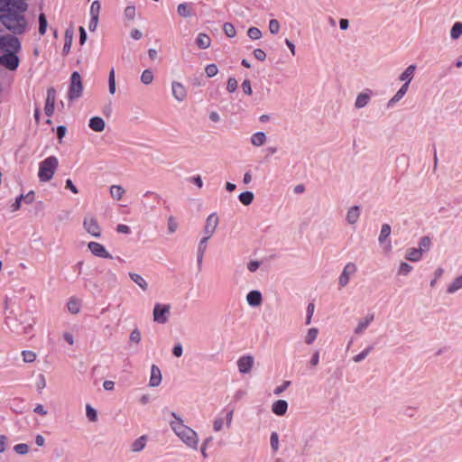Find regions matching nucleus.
I'll list each match as a JSON object with an SVG mask.
<instances>
[{
	"mask_svg": "<svg viewBox=\"0 0 462 462\" xmlns=\"http://www.w3.org/2000/svg\"><path fill=\"white\" fill-rule=\"evenodd\" d=\"M172 420L169 425L176 437L187 448L197 450L199 447V438L197 431L184 423L183 419L175 412H171Z\"/></svg>",
	"mask_w": 462,
	"mask_h": 462,
	"instance_id": "f257e3e1",
	"label": "nucleus"
},
{
	"mask_svg": "<svg viewBox=\"0 0 462 462\" xmlns=\"http://www.w3.org/2000/svg\"><path fill=\"white\" fill-rule=\"evenodd\" d=\"M18 10L8 8L0 15L1 23L15 34H22L28 29V23L23 13L27 9V5L20 3L17 5Z\"/></svg>",
	"mask_w": 462,
	"mask_h": 462,
	"instance_id": "f03ea898",
	"label": "nucleus"
},
{
	"mask_svg": "<svg viewBox=\"0 0 462 462\" xmlns=\"http://www.w3.org/2000/svg\"><path fill=\"white\" fill-rule=\"evenodd\" d=\"M59 166V161L55 156H49L39 163L38 178L42 182L51 180Z\"/></svg>",
	"mask_w": 462,
	"mask_h": 462,
	"instance_id": "7ed1b4c3",
	"label": "nucleus"
},
{
	"mask_svg": "<svg viewBox=\"0 0 462 462\" xmlns=\"http://www.w3.org/2000/svg\"><path fill=\"white\" fill-rule=\"evenodd\" d=\"M357 271H358V268L355 263H353V262L346 263L344 265V267L337 278L338 289L341 290V289L346 288L349 284L351 279L356 276Z\"/></svg>",
	"mask_w": 462,
	"mask_h": 462,
	"instance_id": "20e7f679",
	"label": "nucleus"
},
{
	"mask_svg": "<svg viewBox=\"0 0 462 462\" xmlns=\"http://www.w3.org/2000/svg\"><path fill=\"white\" fill-rule=\"evenodd\" d=\"M233 410H225L219 412L213 420V430L219 432L224 429L225 425L226 428H229L233 420Z\"/></svg>",
	"mask_w": 462,
	"mask_h": 462,
	"instance_id": "39448f33",
	"label": "nucleus"
},
{
	"mask_svg": "<svg viewBox=\"0 0 462 462\" xmlns=\"http://www.w3.org/2000/svg\"><path fill=\"white\" fill-rule=\"evenodd\" d=\"M170 304L155 303L152 310V319L159 324H165L168 322L171 313Z\"/></svg>",
	"mask_w": 462,
	"mask_h": 462,
	"instance_id": "423d86ee",
	"label": "nucleus"
},
{
	"mask_svg": "<svg viewBox=\"0 0 462 462\" xmlns=\"http://www.w3.org/2000/svg\"><path fill=\"white\" fill-rule=\"evenodd\" d=\"M83 86L81 77L79 72L75 71L70 77V86L68 97L70 100L79 98L82 95Z\"/></svg>",
	"mask_w": 462,
	"mask_h": 462,
	"instance_id": "0eeeda50",
	"label": "nucleus"
},
{
	"mask_svg": "<svg viewBox=\"0 0 462 462\" xmlns=\"http://www.w3.org/2000/svg\"><path fill=\"white\" fill-rule=\"evenodd\" d=\"M84 229L94 237L101 236V227L97 219L93 216H86L83 219Z\"/></svg>",
	"mask_w": 462,
	"mask_h": 462,
	"instance_id": "6e6552de",
	"label": "nucleus"
},
{
	"mask_svg": "<svg viewBox=\"0 0 462 462\" xmlns=\"http://www.w3.org/2000/svg\"><path fill=\"white\" fill-rule=\"evenodd\" d=\"M391 235V226L389 224H383L378 236V242L383 246V253L389 254L393 250L391 241L388 239Z\"/></svg>",
	"mask_w": 462,
	"mask_h": 462,
	"instance_id": "1a4fd4ad",
	"label": "nucleus"
},
{
	"mask_svg": "<svg viewBox=\"0 0 462 462\" xmlns=\"http://www.w3.org/2000/svg\"><path fill=\"white\" fill-rule=\"evenodd\" d=\"M171 91L172 97L178 102H183L188 96L187 88L183 83L173 80L171 83Z\"/></svg>",
	"mask_w": 462,
	"mask_h": 462,
	"instance_id": "9d476101",
	"label": "nucleus"
},
{
	"mask_svg": "<svg viewBox=\"0 0 462 462\" xmlns=\"http://www.w3.org/2000/svg\"><path fill=\"white\" fill-rule=\"evenodd\" d=\"M1 49L5 52H18L21 50L20 41L12 35L3 36Z\"/></svg>",
	"mask_w": 462,
	"mask_h": 462,
	"instance_id": "9b49d317",
	"label": "nucleus"
},
{
	"mask_svg": "<svg viewBox=\"0 0 462 462\" xmlns=\"http://www.w3.org/2000/svg\"><path fill=\"white\" fill-rule=\"evenodd\" d=\"M236 365L240 374H249L254 365V358L251 355L242 356L237 359Z\"/></svg>",
	"mask_w": 462,
	"mask_h": 462,
	"instance_id": "f8f14e48",
	"label": "nucleus"
},
{
	"mask_svg": "<svg viewBox=\"0 0 462 462\" xmlns=\"http://www.w3.org/2000/svg\"><path fill=\"white\" fill-rule=\"evenodd\" d=\"M19 62V58L14 52H5L0 56V64L9 70H15Z\"/></svg>",
	"mask_w": 462,
	"mask_h": 462,
	"instance_id": "ddd939ff",
	"label": "nucleus"
},
{
	"mask_svg": "<svg viewBox=\"0 0 462 462\" xmlns=\"http://www.w3.org/2000/svg\"><path fill=\"white\" fill-rule=\"evenodd\" d=\"M218 224L219 218L216 213H211L208 215L203 229L204 236L211 238V236L215 234Z\"/></svg>",
	"mask_w": 462,
	"mask_h": 462,
	"instance_id": "4468645a",
	"label": "nucleus"
},
{
	"mask_svg": "<svg viewBox=\"0 0 462 462\" xmlns=\"http://www.w3.org/2000/svg\"><path fill=\"white\" fill-rule=\"evenodd\" d=\"M374 93L371 89L365 88L357 94L354 106L356 109H362L365 107L371 101Z\"/></svg>",
	"mask_w": 462,
	"mask_h": 462,
	"instance_id": "2eb2a0df",
	"label": "nucleus"
},
{
	"mask_svg": "<svg viewBox=\"0 0 462 462\" xmlns=\"http://www.w3.org/2000/svg\"><path fill=\"white\" fill-rule=\"evenodd\" d=\"M88 247L91 254L95 256L105 258V259H111L112 255L106 249V247L97 243V242H89L88 244Z\"/></svg>",
	"mask_w": 462,
	"mask_h": 462,
	"instance_id": "dca6fc26",
	"label": "nucleus"
},
{
	"mask_svg": "<svg viewBox=\"0 0 462 462\" xmlns=\"http://www.w3.org/2000/svg\"><path fill=\"white\" fill-rule=\"evenodd\" d=\"M374 319V314H367L358 319L357 324L354 329V333L357 336H361L368 328Z\"/></svg>",
	"mask_w": 462,
	"mask_h": 462,
	"instance_id": "f3484780",
	"label": "nucleus"
},
{
	"mask_svg": "<svg viewBox=\"0 0 462 462\" xmlns=\"http://www.w3.org/2000/svg\"><path fill=\"white\" fill-rule=\"evenodd\" d=\"M416 69V65L411 64L399 75L398 79L401 82H403L402 85L410 87V84L415 76Z\"/></svg>",
	"mask_w": 462,
	"mask_h": 462,
	"instance_id": "a211bd4d",
	"label": "nucleus"
},
{
	"mask_svg": "<svg viewBox=\"0 0 462 462\" xmlns=\"http://www.w3.org/2000/svg\"><path fill=\"white\" fill-rule=\"evenodd\" d=\"M56 91L51 88L47 90V97L45 102L44 111L48 116H52L55 106Z\"/></svg>",
	"mask_w": 462,
	"mask_h": 462,
	"instance_id": "6ab92c4d",
	"label": "nucleus"
},
{
	"mask_svg": "<svg viewBox=\"0 0 462 462\" xmlns=\"http://www.w3.org/2000/svg\"><path fill=\"white\" fill-rule=\"evenodd\" d=\"M246 302L251 307H259L263 302L262 293L256 290L249 291L246 294Z\"/></svg>",
	"mask_w": 462,
	"mask_h": 462,
	"instance_id": "aec40b11",
	"label": "nucleus"
},
{
	"mask_svg": "<svg viewBox=\"0 0 462 462\" xmlns=\"http://www.w3.org/2000/svg\"><path fill=\"white\" fill-rule=\"evenodd\" d=\"M162 372L160 368L155 365H152L151 366V375L149 379V386L150 387H157L162 383Z\"/></svg>",
	"mask_w": 462,
	"mask_h": 462,
	"instance_id": "412c9836",
	"label": "nucleus"
},
{
	"mask_svg": "<svg viewBox=\"0 0 462 462\" xmlns=\"http://www.w3.org/2000/svg\"><path fill=\"white\" fill-rule=\"evenodd\" d=\"M408 90H409V86L402 85L397 90V92L388 100L387 106L388 107L394 106L397 103H399L403 98V97L407 94Z\"/></svg>",
	"mask_w": 462,
	"mask_h": 462,
	"instance_id": "4be33fe9",
	"label": "nucleus"
},
{
	"mask_svg": "<svg viewBox=\"0 0 462 462\" xmlns=\"http://www.w3.org/2000/svg\"><path fill=\"white\" fill-rule=\"evenodd\" d=\"M272 411L277 416H283L288 410V402L285 400H277L272 403Z\"/></svg>",
	"mask_w": 462,
	"mask_h": 462,
	"instance_id": "5701e85b",
	"label": "nucleus"
},
{
	"mask_svg": "<svg viewBox=\"0 0 462 462\" xmlns=\"http://www.w3.org/2000/svg\"><path fill=\"white\" fill-rule=\"evenodd\" d=\"M148 441L146 435L140 436L134 439L130 445V450L133 453H139L144 449Z\"/></svg>",
	"mask_w": 462,
	"mask_h": 462,
	"instance_id": "b1692460",
	"label": "nucleus"
},
{
	"mask_svg": "<svg viewBox=\"0 0 462 462\" xmlns=\"http://www.w3.org/2000/svg\"><path fill=\"white\" fill-rule=\"evenodd\" d=\"M250 143L254 147H262L267 143V135L263 132H256L251 135Z\"/></svg>",
	"mask_w": 462,
	"mask_h": 462,
	"instance_id": "393cba45",
	"label": "nucleus"
},
{
	"mask_svg": "<svg viewBox=\"0 0 462 462\" xmlns=\"http://www.w3.org/2000/svg\"><path fill=\"white\" fill-rule=\"evenodd\" d=\"M360 217V208L358 206L350 207L347 209L346 219L349 225H355L357 223Z\"/></svg>",
	"mask_w": 462,
	"mask_h": 462,
	"instance_id": "a878e982",
	"label": "nucleus"
},
{
	"mask_svg": "<svg viewBox=\"0 0 462 462\" xmlns=\"http://www.w3.org/2000/svg\"><path fill=\"white\" fill-rule=\"evenodd\" d=\"M462 289V275H458L455 277L446 288V292L448 294H454L459 290Z\"/></svg>",
	"mask_w": 462,
	"mask_h": 462,
	"instance_id": "bb28decb",
	"label": "nucleus"
},
{
	"mask_svg": "<svg viewBox=\"0 0 462 462\" xmlns=\"http://www.w3.org/2000/svg\"><path fill=\"white\" fill-rule=\"evenodd\" d=\"M128 276L141 290H143V291H146L148 290V282L142 275L136 273L130 272L128 273Z\"/></svg>",
	"mask_w": 462,
	"mask_h": 462,
	"instance_id": "cd10ccee",
	"label": "nucleus"
},
{
	"mask_svg": "<svg viewBox=\"0 0 462 462\" xmlns=\"http://www.w3.org/2000/svg\"><path fill=\"white\" fill-rule=\"evenodd\" d=\"M125 189L121 185H112L109 188V194L111 198L116 201L121 200L125 196Z\"/></svg>",
	"mask_w": 462,
	"mask_h": 462,
	"instance_id": "c85d7f7f",
	"label": "nucleus"
},
{
	"mask_svg": "<svg viewBox=\"0 0 462 462\" xmlns=\"http://www.w3.org/2000/svg\"><path fill=\"white\" fill-rule=\"evenodd\" d=\"M209 239H210V237L204 236L199 242L198 251H197V258H198L199 263H201L203 261V258H204V255H205V253H206L207 247H208V242Z\"/></svg>",
	"mask_w": 462,
	"mask_h": 462,
	"instance_id": "c756f323",
	"label": "nucleus"
},
{
	"mask_svg": "<svg viewBox=\"0 0 462 462\" xmlns=\"http://www.w3.org/2000/svg\"><path fill=\"white\" fill-rule=\"evenodd\" d=\"M88 126L95 132H102L105 129L106 124L102 117L94 116L90 118Z\"/></svg>",
	"mask_w": 462,
	"mask_h": 462,
	"instance_id": "7c9ffc66",
	"label": "nucleus"
},
{
	"mask_svg": "<svg viewBox=\"0 0 462 462\" xmlns=\"http://www.w3.org/2000/svg\"><path fill=\"white\" fill-rule=\"evenodd\" d=\"M196 44L199 49L206 50L211 45V39L208 34L200 32L196 38Z\"/></svg>",
	"mask_w": 462,
	"mask_h": 462,
	"instance_id": "2f4dec72",
	"label": "nucleus"
},
{
	"mask_svg": "<svg viewBox=\"0 0 462 462\" xmlns=\"http://www.w3.org/2000/svg\"><path fill=\"white\" fill-rule=\"evenodd\" d=\"M80 309H81V300H80L74 298V297H71L69 299V300L67 302V310L69 313L78 314V313H79Z\"/></svg>",
	"mask_w": 462,
	"mask_h": 462,
	"instance_id": "473e14b6",
	"label": "nucleus"
},
{
	"mask_svg": "<svg viewBox=\"0 0 462 462\" xmlns=\"http://www.w3.org/2000/svg\"><path fill=\"white\" fill-rule=\"evenodd\" d=\"M319 334V329L318 328H310L304 336V343L308 346L312 345L318 338Z\"/></svg>",
	"mask_w": 462,
	"mask_h": 462,
	"instance_id": "72a5a7b5",
	"label": "nucleus"
},
{
	"mask_svg": "<svg viewBox=\"0 0 462 462\" xmlns=\"http://www.w3.org/2000/svg\"><path fill=\"white\" fill-rule=\"evenodd\" d=\"M423 254L418 248H409L405 254V258L411 262H419Z\"/></svg>",
	"mask_w": 462,
	"mask_h": 462,
	"instance_id": "f704fd0d",
	"label": "nucleus"
},
{
	"mask_svg": "<svg viewBox=\"0 0 462 462\" xmlns=\"http://www.w3.org/2000/svg\"><path fill=\"white\" fill-rule=\"evenodd\" d=\"M124 19L129 23L133 22L136 17V9L134 5H129L124 9Z\"/></svg>",
	"mask_w": 462,
	"mask_h": 462,
	"instance_id": "c9c22d12",
	"label": "nucleus"
},
{
	"mask_svg": "<svg viewBox=\"0 0 462 462\" xmlns=\"http://www.w3.org/2000/svg\"><path fill=\"white\" fill-rule=\"evenodd\" d=\"M154 79L153 72L151 69H144L140 77V80L143 85H150Z\"/></svg>",
	"mask_w": 462,
	"mask_h": 462,
	"instance_id": "e433bc0d",
	"label": "nucleus"
},
{
	"mask_svg": "<svg viewBox=\"0 0 462 462\" xmlns=\"http://www.w3.org/2000/svg\"><path fill=\"white\" fill-rule=\"evenodd\" d=\"M177 12L181 17H189L191 15V8L189 4L182 3L177 7Z\"/></svg>",
	"mask_w": 462,
	"mask_h": 462,
	"instance_id": "4c0bfd02",
	"label": "nucleus"
},
{
	"mask_svg": "<svg viewBox=\"0 0 462 462\" xmlns=\"http://www.w3.org/2000/svg\"><path fill=\"white\" fill-rule=\"evenodd\" d=\"M142 340V334L139 328H134L129 336V343L131 345H138Z\"/></svg>",
	"mask_w": 462,
	"mask_h": 462,
	"instance_id": "58836bf2",
	"label": "nucleus"
},
{
	"mask_svg": "<svg viewBox=\"0 0 462 462\" xmlns=\"http://www.w3.org/2000/svg\"><path fill=\"white\" fill-rule=\"evenodd\" d=\"M462 35V23L457 22L453 24L450 30V37L453 40L458 39Z\"/></svg>",
	"mask_w": 462,
	"mask_h": 462,
	"instance_id": "ea45409f",
	"label": "nucleus"
},
{
	"mask_svg": "<svg viewBox=\"0 0 462 462\" xmlns=\"http://www.w3.org/2000/svg\"><path fill=\"white\" fill-rule=\"evenodd\" d=\"M431 246V240L429 236H423L420 239V242H419V250H420V252L422 254L428 252L430 250Z\"/></svg>",
	"mask_w": 462,
	"mask_h": 462,
	"instance_id": "a19ab883",
	"label": "nucleus"
},
{
	"mask_svg": "<svg viewBox=\"0 0 462 462\" xmlns=\"http://www.w3.org/2000/svg\"><path fill=\"white\" fill-rule=\"evenodd\" d=\"M239 201L245 205V206H248L250 205L253 200H254V194L253 192L251 191H245V192H242L240 195H239Z\"/></svg>",
	"mask_w": 462,
	"mask_h": 462,
	"instance_id": "79ce46f5",
	"label": "nucleus"
},
{
	"mask_svg": "<svg viewBox=\"0 0 462 462\" xmlns=\"http://www.w3.org/2000/svg\"><path fill=\"white\" fill-rule=\"evenodd\" d=\"M413 267L406 262H402L398 267L397 273L401 276H407L411 271Z\"/></svg>",
	"mask_w": 462,
	"mask_h": 462,
	"instance_id": "37998d69",
	"label": "nucleus"
},
{
	"mask_svg": "<svg viewBox=\"0 0 462 462\" xmlns=\"http://www.w3.org/2000/svg\"><path fill=\"white\" fill-rule=\"evenodd\" d=\"M116 76H115V69L111 68L108 75V90L111 95L116 93Z\"/></svg>",
	"mask_w": 462,
	"mask_h": 462,
	"instance_id": "c03bdc74",
	"label": "nucleus"
},
{
	"mask_svg": "<svg viewBox=\"0 0 462 462\" xmlns=\"http://www.w3.org/2000/svg\"><path fill=\"white\" fill-rule=\"evenodd\" d=\"M86 416L91 422H96L97 420V411L89 404L86 405Z\"/></svg>",
	"mask_w": 462,
	"mask_h": 462,
	"instance_id": "a18cd8bd",
	"label": "nucleus"
},
{
	"mask_svg": "<svg viewBox=\"0 0 462 462\" xmlns=\"http://www.w3.org/2000/svg\"><path fill=\"white\" fill-rule=\"evenodd\" d=\"M268 27H269L270 33L273 35L278 34L281 30V25L277 19H271L269 21Z\"/></svg>",
	"mask_w": 462,
	"mask_h": 462,
	"instance_id": "49530a36",
	"label": "nucleus"
},
{
	"mask_svg": "<svg viewBox=\"0 0 462 462\" xmlns=\"http://www.w3.org/2000/svg\"><path fill=\"white\" fill-rule=\"evenodd\" d=\"M48 22L44 14L39 15V33L44 35L47 30Z\"/></svg>",
	"mask_w": 462,
	"mask_h": 462,
	"instance_id": "de8ad7c7",
	"label": "nucleus"
},
{
	"mask_svg": "<svg viewBox=\"0 0 462 462\" xmlns=\"http://www.w3.org/2000/svg\"><path fill=\"white\" fill-rule=\"evenodd\" d=\"M223 31L229 38H234L236 34V30L231 23H225L223 25Z\"/></svg>",
	"mask_w": 462,
	"mask_h": 462,
	"instance_id": "09e8293b",
	"label": "nucleus"
},
{
	"mask_svg": "<svg viewBox=\"0 0 462 462\" xmlns=\"http://www.w3.org/2000/svg\"><path fill=\"white\" fill-rule=\"evenodd\" d=\"M100 9H101V5H100L99 1H97V0L94 1L90 5V10H89L90 17H97L98 18Z\"/></svg>",
	"mask_w": 462,
	"mask_h": 462,
	"instance_id": "8fccbe9b",
	"label": "nucleus"
},
{
	"mask_svg": "<svg viewBox=\"0 0 462 462\" xmlns=\"http://www.w3.org/2000/svg\"><path fill=\"white\" fill-rule=\"evenodd\" d=\"M270 445L273 451L276 452L280 448L279 435L277 432H272L270 436Z\"/></svg>",
	"mask_w": 462,
	"mask_h": 462,
	"instance_id": "3c124183",
	"label": "nucleus"
},
{
	"mask_svg": "<svg viewBox=\"0 0 462 462\" xmlns=\"http://www.w3.org/2000/svg\"><path fill=\"white\" fill-rule=\"evenodd\" d=\"M23 360L25 363H32L36 360V354L30 350L22 351Z\"/></svg>",
	"mask_w": 462,
	"mask_h": 462,
	"instance_id": "603ef678",
	"label": "nucleus"
},
{
	"mask_svg": "<svg viewBox=\"0 0 462 462\" xmlns=\"http://www.w3.org/2000/svg\"><path fill=\"white\" fill-rule=\"evenodd\" d=\"M247 36L252 40H259L262 38V32L257 27H250L247 30Z\"/></svg>",
	"mask_w": 462,
	"mask_h": 462,
	"instance_id": "864d4df0",
	"label": "nucleus"
},
{
	"mask_svg": "<svg viewBox=\"0 0 462 462\" xmlns=\"http://www.w3.org/2000/svg\"><path fill=\"white\" fill-rule=\"evenodd\" d=\"M218 72L217 66L216 64H208L205 68V73L208 78L216 76Z\"/></svg>",
	"mask_w": 462,
	"mask_h": 462,
	"instance_id": "5fc2aeb1",
	"label": "nucleus"
},
{
	"mask_svg": "<svg viewBox=\"0 0 462 462\" xmlns=\"http://www.w3.org/2000/svg\"><path fill=\"white\" fill-rule=\"evenodd\" d=\"M167 227L169 234H173L178 228V223L173 217H170L167 221Z\"/></svg>",
	"mask_w": 462,
	"mask_h": 462,
	"instance_id": "6e6d98bb",
	"label": "nucleus"
},
{
	"mask_svg": "<svg viewBox=\"0 0 462 462\" xmlns=\"http://www.w3.org/2000/svg\"><path fill=\"white\" fill-rule=\"evenodd\" d=\"M444 273V270L441 267H439L434 272V279H432L430 282L431 288H434L437 284V281L441 278Z\"/></svg>",
	"mask_w": 462,
	"mask_h": 462,
	"instance_id": "4d7b16f0",
	"label": "nucleus"
},
{
	"mask_svg": "<svg viewBox=\"0 0 462 462\" xmlns=\"http://www.w3.org/2000/svg\"><path fill=\"white\" fill-rule=\"evenodd\" d=\"M370 351H371V347H367V348L364 349L362 352H360L358 355H356L353 357L354 362L359 363V362L363 361L369 355Z\"/></svg>",
	"mask_w": 462,
	"mask_h": 462,
	"instance_id": "13d9d810",
	"label": "nucleus"
},
{
	"mask_svg": "<svg viewBox=\"0 0 462 462\" xmlns=\"http://www.w3.org/2000/svg\"><path fill=\"white\" fill-rule=\"evenodd\" d=\"M315 306L313 303H310L307 307V314H306V319L305 324L310 325L311 323L312 316L314 313Z\"/></svg>",
	"mask_w": 462,
	"mask_h": 462,
	"instance_id": "bf43d9fd",
	"label": "nucleus"
},
{
	"mask_svg": "<svg viewBox=\"0 0 462 462\" xmlns=\"http://www.w3.org/2000/svg\"><path fill=\"white\" fill-rule=\"evenodd\" d=\"M14 451L17 453V454H20V455H24V454H27L28 451H29V446L27 444H23V443H21V444H17L14 447Z\"/></svg>",
	"mask_w": 462,
	"mask_h": 462,
	"instance_id": "052dcab7",
	"label": "nucleus"
},
{
	"mask_svg": "<svg viewBox=\"0 0 462 462\" xmlns=\"http://www.w3.org/2000/svg\"><path fill=\"white\" fill-rule=\"evenodd\" d=\"M237 88V81L235 78H229L227 79V83H226V90L230 93H233L236 90Z\"/></svg>",
	"mask_w": 462,
	"mask_h": 462,
	"instance_id": "680f3d73",
	"label": "nucleus"
},
{
	"mask_svg": "<svg viewBox=\"0 0 462 462\" xmlns=\"http://www.w3.org/2000/svg\"><path fill=\"white\" fill-rule=\"evenodd\" d=\"M260 266H261V262L254 260V261H250L247 263L246 268L250 273H255L260 268Z\"/></svg>",
	"mask_w": 462,
	"mask_h": 462,
	"instance_id": "e2e57ef3",
	"label": "nucleus"
},
{
	"mask_svg": "<svg viewBox=\"0 0 462 462\" xmlns=\"http://www.w3.org/2000/svg\"><path fill=\"white\" fill-rule=\"evenodd\" d=\"M253 54L254 57L260 61H263L266 59V53L262 49H255Z\"/></svg>",
	"mask_w": 462,
	"mask_h": 462,
	"instance_id": "0e129e2a",
	"label": "nucleus"
},
{
	"mask_svg": "<svg viewBox=\"0 0 462 462\" xmlns=\"http://www.w3.org/2000/svg\"><path fill=\"white\" fill-rule=\"evenodd\" d=\"M46 387V380L43 374H39L38 381L36 383V388L39 392H42Z\"/></svg>",
	"mask_w": 462,
	"mask_h": 462,
	"instance_id": "69168bd1",
	"label": "nucleus"
},
{
	"mask_svg": "<svg viewBox=\"0 0 462 462\" xmlns=\"http://www.w3.org/2000/svg\"><path fill=\"white\" fill-rule=\"evenodd\" d=\"M319 363V352L318 350H316L310 359V365L311 367H316Z\"/></svg>",
	"mask_w": 462,
	"mask_h": 462,
	"instance_id": "338daca9",
	"label": "nucleus"
},
{
	"mask_svg": "<svg viewBox=\"0 0 462 462\" xmlns=\"http://www.w3.org/2000/svg\"><path fill=\"white\" fill-rule=\"evenodd\" d=\"M291 382L290 381H285L282 385L280 386H277L274 390H273V393L275 395H279L281 394L283 391H285L287 389V387L290 385Z\"/></svg>",
	"mask_w": 462,
	"mask_h": 462,
	"instance_id": "774afa93",
	"label": "nucleus"
}]
</instances>
